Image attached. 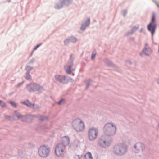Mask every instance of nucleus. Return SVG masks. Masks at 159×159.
Returning a JSON list of instances; mask_svg holds the SVG:
<instances>
[{
  "instance_id": "f257e3e1",
  "label": "nucleus",
  "mask_w": 159,
  "mask_h": 159,
  "mask_svg": "<svg viewBox=\"0 0 159 159\" xmlns=\"http://www.w3.org/2000/svg\"><path fill=\"white\" fill-rule=\"evenodd\" d=\"M128 151V147L123 143H118L113 147L112 152L114 154L118 156H122L126 154Z\"/></svg>"
},
{
  "instance_id": "f03ea898",
  "label": "nucleus",
  "mask_w": 159,
  "mask_h": 159,
  "mask_svg": "<svg viewBox=\"0 0 159 159\" xmlns=\"http://www.w3.org/2000/svg\"><path fill=\"white\" fill-rule=\"evenodd\" d=\"M27 90L30 92L38 91L41 93L45 90L43 86L34 82H32L27 84L26 87Z\"/></svg>"
},
{
  "instance_id": "7ed1b4c3",
  "label": "nucleus",
  "mask_w": 159,
  "mask_h": 159,
  "mask_svg": "<svg viewBox=\"0 0 159 159\" xmlns=\"http://www.w3.org/2000/svg\"><path fill=\"white\" fill-rule=\"evenodd\" d=\"M112 140L110 137L103 135L99 138L98 144L100 147L105 148L110 146Z\"/></svg>"
},
{
  "instance_id": "20e7f679",
  "label": "nucleus",
  "mask_w": 159,
  "mask_h": 159,
  "mask_svg": "<svg viewBox=\"0 0 159 159\" xmlns=\"http://www.w3.org/2000/svg\"><path fill=\"white\" fill-rule=\"evenodd\" d=\"M116 131V126L113 123L107 124L104 126V131L106 134L105 135L108 136H113L115 133Z\"/></svg>"
},
{
  "instance_id": "39448f33",
  "label": "nucleus",
  "mask_w": 159,
  "mask_h": 159,
  "mask_svg": "<svg viewBox=\"0 0 159 159\" xmlns=\"http://www.w3.org/2000/svg\"><path fill=\"white\" fill-rule=\"evenodd\" d=\"M73 127L77 132H80L84 130V123L79 119L74 120L72 122Z\"/></svg>"
},
{
  "instance_id": "423d86ee",
  "label": "nucleus",
  "mask_w": 159,
  "mask_h": 159,
  "mask_svg": "<svg viewBox=\"0 0 159 159\" xmlns=\"http://www.w3.org/2000/svg\"><path fill=\"white\" fill-rule=\"evenodd\" d=\"M74 59V55L72 54L71 55L67 63L64 66V69L66 72L68 74H70L75 70V69L72 67L73 66Z\"/></svg>"
},
{
  "instance_id": "0eeeda50",
  "label": "nucleus",
  "mask_w": 159,
  "mask_h": 159,
  "mask_svg": "<svg viewBox=\"0 0 159 159\" xmlns=\"http://www.w3.org/2000/svg\"><path fill=\"white\" fill-rule=\"evenodd\" d=\"M88 132L89 139L92 141L96 139L98 134V131L97 128L92 127L89 129Z\"/></svg>"
},
{
  "instance_id": "6e6552de",
  "label": "nucleus",
  "mask_w": 159,
  "mask_h": 159,
  "mask_svg": "<svg viewBox=\"0 0 159 159\" xmlns=\"http://www.w3.org/2000/svg\"><path fill=\"white\" fill-rule=\"evenodd\" d=\"M50 151L49 148L48 146L42 145L40 146L38 150L39 155L42 157L48 156Z\"/></svg>"
},
{
  "instance_id": "1a4fd4ad",
  "label": "nucleus",
  "mask_w": 159,
  "mask_h": 159,
  "mask_svg": "<svg viewBox=\"0 0 159 159\" xmlns=\"http://www.w3.org/2000/svg\"><path fill=\"white\" fill-rule=\"evenodd\" d=\"M155 14L154 12L152 13V18L151 22L148 25V30L151 32L152 36H153L155 33L157 25L155 24H153L155 21Z\"/></svg>"
},
{
  "instance_id": "9d476101",
  "label": "nucleus",
  "mask_w": 159,
  "mask_h": 159,
  "mask_svg": "<svg viewBox=\"0 0 159 159\" xmlns=\"http://www.w3.org/2000/svg\"><path fill=\"white\" fill-rule=\"evenodd\" d=\"M55 78L57 81L64 84H67L70 80L71 79L69 77L59 74L55 75Z\"/></svg>"
},
{
  "instance_id": "9b49d317",
  "label": "nucleus",
  "mask_w": 159,
  "mask_h": 159,
  "mask_svg": "<svg viewBox=\"0 0 159 159\" xmlns=\"http://www.w3.org/2000/svg\"><path fill=\"white\" fill-rule=\"evenodd\" d=\"M65 148L64 146L61 144H57L55 147V152L56 156L58 157L61 156L63 154V151Z\"/></svg>"
},
{
  "instance_id": "f8f14e48",
  "label": "nucleus",
  "mask_w": 159,
  "mask_h": 159,
  "mask_svg": "<svg viewBox=\"0 0 159 159\" xmlns=\"http://www.w3.org/2000/svg\"><path fill=\"white\" fill-rule=\"evenodd\" d=\"M90 22V18L89 17H88L86 20L82 22L81 26L80 27V30L82 31H84L86 28L89 25Z\"/></svg>"
},
{
  "instance_id": "ddd939ff",
  "label": "nucleus",
  "mask_w": 159,
  "mask_h": 159,
  "mask_svg": "<svg viewBox=\"0 0 159 159\" xmlns=\"http://www.w3.org/2000/svg\"><path fill=\"white\" fill-rule=\"evenodd\" d=\"M134 148L136 150V152L138 153L139 152H143L145 148L144 145L140 143H136L134 145Z\"/></svg>"
},
{
  "instance_id": "4468645a",
  "label": "nucleus",
  "mask_w": 159,
  "mask_h": 159,
  "mask_svg": "<svg viewBox=\"0 0 159 159\" xmlns=\"http://www.w3.org/2000/svg\"><path fill=\"white\" fill-rule=\"evenodd\" d=\"M70 142V139L67 136H64L61 138V142L59 143L62 144L65 148L67 146Z\"/></svg>"
},
{
  "instance_id": "2eb2a0df",
  "label": "nucleus",
  "mask_w": 159,
  "mask_h": 159,
  "mask_svg": "<svg viewBox=\"0 0 159 159\" xmlns=\"http://www.w3.org/2000/svg\"><path fill=\"white\" fill-rule=\"evenodd\" d=\"M151 53V50L150 48H144L143 50L139 53L141 56L144 55L149 56Z\"/></svg>"
},
{
  "instance_id": "dca6fc26",
  "label": "nucleus",
  "mask_w": 159,
  "mask_h": 159,
  "mask_svg": "<svg viewBox=\"0 0 159 159\" xmlns=\"http://www.w3.org/2000/svg\"><path fill=\"white\" fill-rule=\"evenodd\" d=\"M139 25H138L136 26H133L130 30L128 31L125 34V36H127L129 35L134 34L137 30L139 28Z\"/></svg>"
},
{
  "instance_id": "f3484780",
  "label": "nucleus",
  "mask_w": 159,
  "mask_h": 159,
  "mask_svg": "<svg viewBox=\"0 0 159 159\" xmlns=\"http://www.w3.org/2000/svg\"><path fill=\"white\" fill-rule=\"evenodd\" d=\"M59 1L63 3L64 6H68L72 3L73 0H58Z\"/></svg>"
},
{
  "instance_id": "a211bd4d",
  "label": "nucleus",
  "mask_w": 159,
  "mask_h": 159,
  "mask_svg": "<svg viewBox=\"0 0 159 159\" xmlns=\"http://www.w3.org/2000/svg\"><path fill=\"white\" fill-rule=\"evenodd\" d=\"M14 114L18 119L21 120L22 121H24L25 118V117L21 115L20 113H19L17 111H14Z\"/></svg>"
},
{
  "instance_id": "6ab92c4d",
  "label": "nucleus",
  "mask_w": 159,
  "mask_h": 159,
  "mask_svg": "<svg viewBox=\"0 0 159 159\" xmlns=\"http://www.w3.org/2000/svg\"><path fill=\"white\" fill-rule=\"evenodd\" d=\"M64 6L63 3L59 1V2H57L55 4L54 7L56 9L59 10L62 8Z\"/></svg>"
},
{
  "instance_id": "aec40b11",
  "label": "nucleus",
  "mask_w": 159,
  "mask_h": 159,
  "mask_svg": "<svg viewBox=\"0 0 159 159\" xmlns=\"http://www.w3.org/2000/svg\"><path fill=\"white\" fill-rule=\"evenodd\" d=\"M84 159H93L92 154L89 152H87L84 155Z\"/></svg>"
},
{
  "instance_id": "412c9836",
  "label": "nucleus",
  "mask_w": 159,
  "mask_h": 159,
  "mask_svg": "<svg viewBox=\"0 0 159 159\" xmlns=\"http://www.w3.org/2000/svg\"><path fill=\"white\" fill-rule=\"evenodd\" d=\"M68 38L70 42H71L73 43H75L78 40L77 38L73 36H71L70 37H68Z\"/></svg>"
},
{
  "instance_id": "4be33fe9",
  "label": "nucleus",
  "mask_w": 159,
  "mask_h": 159,
  "mask_svg": "<svg viewBox=\"0 0 159 159\" xmlns=\"http://www.w3.org/2000/svg\"><path fill=\"white\" fill-rule=\"evenodd\" d=\"M24 77L27 80H31V76L30 72H26L24 75Z\"/></svg>"
},
{
  "instance_id": "5701e85b",
  "label": "nucleus",
  "mask_w": 159,
  "mask_h": 159,
  "mask_svg": "<svg viewBox=\"0 0 159 159\" xmlns=\"http://www.w3.org/2000/svg\"><path fill=\"white\" fill-rule=\"evenodd\" d=\"M27 106L30 107H33L35 108H39L37 105H36L34 104H32L29 101Z\"/></svg>"
},
{
  "instance_id": "b1692460",
  "label": "nucleus",
  "mask_w": 159,
  "mask_h": 159,
  "mask_svg": "<svg viewBox=\"0 0 159 159\" xmlns=\"http://www.w3.org/2000/svg\"><path fill=\"white\" fill-rule=\"evenodd\" d=\"M34 67L33 66H30L29 65H26L25 68V70L27 71V72H30V71L33 69Z\"/></svg>"
},
{
  "instance_id": "393cba45",
  "label": "nucleus",
  "mask_w": 159,
  "mask_h": 159,
  "mask_svg": "<svg viewBox=\"0 0 159 159\" xmlns=\"http://www.w3.org/2000/svg\"><path fill=\"white\" fill-rule=\"evenodd\" d=\"M66 101L65 99H62L59 100V101L57 103V104L59 105H62L65 104Z\"/></svg>"
},
{
  "instance_id": "a878e982",
  "label": "nucleus",
  "mask_w": 159,
  "mask_h": 159,
  "mask_svg": "<svg viewBox=\"0 0 159 159\" xmlns=\"http://www.w3.org/2000/svg\"><path fill=\"white\" fill-rule=\"evenodd\" d=\"M92 81L90 79H89L85 81V84L86 85V88H88L89 86L90 85L91 83H92Z\"/></svg>"
},
{
  "instance_id": "bb28decb",
  "label": "nucleus",
  "mask_w": 159,
  "mask_h": 159,
  "mask_svg": "<svg viewBox=\"0 0 159 159\" xmlns=\"http://www.w3.org/2000/svg\"><path fill=\"white\" fill-rule=\"evenodd\" d=\"M106 63L108 65V66H113V64L112 62L109 60H107L106 61Z\"/></svg>"
},
{
  "instance_id": "cd10ccee",
  "label": "nucleus",
  "mask_w": 159,
  "mask_h": 159,
  "mask_svg": "<svg viewBox=\"0 0 159 159\" xmlns=\"http://www.w3.org/2000/svg\"><path fill=\"white\" fill-rule=\"evenodd\" d=\"M40 119L41 121L48 120V118L47 116H40Z\"/></svg>"
},
{
  "instance_id": "c85d7f7f",
  "label": "nucleus",
  "mask_w": 159,
  "mask_h": 159,
  "mask_svg": "<svg viewBox=\"0 0 159 159\" xmlns=\"http://www.w3.org/2000/svg\"><path fill=\"white\" fill-rule=\"evenodd\" d=\"M0 106L2 107H6V103L1 100H0Z\"/></svg>"
},
{
  "instance_id": "c756f323",
  "label": "nucleus",
  "mask_w": 159,
  "mask_h": 159,
  "mask_svg": "<svg viewBox=\"0 0 159 159\" xmlns=\"http://www.w3.org/2000/svg\"><path fill=\"white\" fill-rule=\"evenodd\" d=\"M70 42L68 37L65 39L64 41V44L66 46H67Z\"/></svg>"
},
{
  "instance_id": "7c9ffc66",
  "label": "nucleus",
  "mask_w": 159,
  "mask_h": 159,
  "mask_svg": "<svg viewBox=\"0 0 159 159\" xmlns=\"http://www.w3.org/2000/svg\"><path fill=\"white\" fill-rule=\"evenodd\" d=\"M10 104L13 107H14L16 108L17 106V104L16 103L13 101H10L9 102Z\"/></svg>"
},
{
  "instance_id": "2f4dec72",
  "label": "nucleus",
  "mask_w": 159,
  "mask_h": 159,
  "mask_svg": "<svg viewBox=\"0 0 159 159\" xmlns=\"http://www.w3.org/2000/svg\"><path fill=\"white\" fill-rule=\"evenodd\" d=\"M82 157V155H76L75 156V159H81Z\"/></svg>"
},
{
  "instance_id": "473e14b6",
  "label": "nucleus",
  "mask_w": 159,
  "mask_h": 159,
  "mask_svg": "<svg viewBox=\"0 0 159 159\" xmlns=\"http://www.w3.org/2000/svg\"><path fill=\"white\" fill-rule=\"evenodd\" d=\"M122 14L123 15L124 17H125L127 13V10L125 9L123 10L122 11Z\"/></svg>"
},
{
  "instance_id": "72a5a7b5",
  "label": "nucleus",
  "mask_w": 159,
  "mask_h": 159,
  "mask_svg": "<svg viewBox=\"0 0 159 159\" xmlns=\"http://www.w3.org/2000/svg\"><path fill=\"white\" fill-rule=\"evenodd\" d=\"M29 102V100H26L25 101H24V102H21V103L22 104H24V105L27 106Z\"/></svg>"
},
{
  "instance_id": "f704fd0d",
  "label": "nucleus",
  "mask_w": 159,
  "mask_h": 159,
  "mask_svg": "<svg viewBox=\"0 0 159 159\" xmlns=\"http://www.w3.org/2000/svg\"><path fill=\"white\" fill-rule=\"evenodd\" d=\"M35 60V59L34 58H32L28 62V64H31L33 63Z\"/></svg>"
},
{
  "instance_id": "c9c22d12",
  "label": "nucleus",
  "mask_w": 159,
  "mask_h": 159,
  "mask_svg": "<svg viewBox=\"0 0 159 159\" xmlns=\"http://www.w3.org/2000/svg\"><path fill=\"white\" fill-rule=\"evenodd\" d=\"M24 82V81H22V82H21L19 83L18 84H17V85L16 86V87H19L20 86L22 85L23 84Z\"/></svg>"
},
{
  "instance_id": "e433bc0d",
  "label": "nucleus",
  "mask_w": 159,
  "mask_h": 159,
  "mask_svg": "<svg viewBox=\"0 0 159 159\" xmlns=\"http://www.w3.org/2000/svg\"><path fill=\"white\" fill-rule=\"evenodd\" d=\"M4 117L6 119L8 120H11V117L9 116L5 115Z\"/></svg>"
},
{
  "instance_id": "4c0bfd02",
  "label": "nucleus",
  "mask_w": 159,
  "mask_h": 159,
  "mask_svg": "<svg viewBox=\"0 0 159 159\" xmlns=\"http://www.w3.org/2000/svg\"><path fill=\"white\" fill-rule=\"evenodd\" d=\"M42 44V43H41L37 44L35 47L34 48V50H36Z\"/></svg>"
},
{
  "instance_id": "58836bf2",
  "label": "nucleus",
  "mask_w": 159,
  "mask_h": 159,
  "mask_svg": "<svg viewBox=\"0 0 159 159\" xmlns=\"http://www.w3.org/2000/svg\"><path fill=\"white\" fill-rule=\"evenodd\" d=\"M140 33H143L145 34V29L143 28H141L140 30Z\"/></svg>"
},
{
  "instance_id": "ea45409f",
  "label": "nucleus",
  "mask_w": 159,
  "mask_h": 159,
  "mask_svg": "<svg viewBox=\"0 0 159 159\" xmlns=\"http://www.w3.org/2000/svg\"><path fill=\"white\" fill-rule=\"evenodd\" d=\"M96 55V53L94 54L93 53L91 55V59L93 60L94 59Z\"/></svg>"
},
{
  "instance_id": "a19ab883",
  "label": "nucleus",
  "mask_w": 159,
  "mask_h": 159,
  "mask_svg": "<svg viewBox=\"0 0 159 159\" xmlns=\"http://www.w3.org/2000/svg\"><path fill=\"white\" fill-rule=\"evenodd\" d=\"M150 48L148 46V44L147 43H146L145 44V47L144 48Z\"/></svg>"
},
{
  "instance_id": "79ce46f5",
  "label": "nucleus",
  "mask_w": 159,
  "mask_h": 159,
  "mask_svg": "<svg viewBox=\"0 0 159 159\" xmlns=\"http://www.w3.org/2000/svg\"><path fill=\"white\" fill-rule=\"evenodd\" d=\"M155 3L157 7L159 8V4L157 3V2H155Z\"/></svg>"
},
{
  "instance_id": "37998d69",
  "label": "nucleus",
  "mask_w": 159,
  "mask_h": 159,
  "mask_svg": "<svg viewBox=\"0 0 159 159\" xmlns=\"http://www.w3.org/2000/svg\"><path fill=\"white\" fill-rule=\"evenodd\" d=\"M14 93V92H12V93H10L9 94V95L10 96H11V95L12 94H13Z\"/></svg>"
},
{
  "instance_id": "c03bdc74",
  "label": "nucleus",
  "mask_w": 159,
  "mask_h": 159,
  "mask_svg": "<svg viewBox=\"0 0 159 159\" xmlns=\"http://www.w3.org/2000/svg\"><path fill=\"white\" fill-rule=\"evenodd\" d=\"M157 82L158 84H159V78L157 80Z\"/></svg>"
},
{
  "instance_id": "a18cd8bd",
  "label": "nucleus",
  "mask_w": 159,
  "mask_h": 159,
  "mask_svg": "<svg viewBox=\"0 0 159 159\" xmlns=\"http://www.w3.org/2000/svg\"><path fill=\"white\" fill-rule=\"evenodd\" d=\"M34 52V51H33L32 52H31V54H30V56H31L32 55V54H33V52Z\"/></svg>"
},
{
  "instance_id": "49530a36",
  "label": "nucleus",
  "mask_w": 159,
  "mask_h": 159,
  "mask_svg": "<svg viewBox=\"0 0 159 159\" xmlns=\"http://www.w3.org/2000/svg\"><path fill=\"white\" fill-rule=\"evenodd\" d=\"M128 62H129V64H131V63L130 61H128Z\"/></svg>"
},
{
  "instance_id": "de8ad7c7",
  "label": "nucleus",
  "mask_w": 159,
  "mask_h": 159,
  "mask_svg": "<svg viewBox=\"0 0 159 159\" xmlns=\"http://www.w3.org/2000/svg\"><path fill=\"white\" fill-rule=\"evenodd\" d=\"M7 1L9 2H11V0H7Z\"/></svg>"
},
{
  "instance_id": "09e8293b",
  "label": "nucleus",
  "mask_w": 159,
  "mask_h": 159,
  "mask_svg": "<svg viewBox=\"0 0 159 159\" xmlns=\"http://www.w3.org/2000/svg\"><path fill=\"white\" fill-rule=\"evenodd\" d=\"M74 75V73H72V75Z\"/></svg>"
},
{
  "instance_id": "8fccbe9b",
  "label": "nucleus",
  "mask_w": 159,
  "mask_h": 159,
  "mask_svg": "<svg viewBox=\"0 0 159 159\" xmlns=\"http://www.w3.org/2000/svg\"><path fill=\"white\" fill-rule=\"evenodd\" d=\"M158 126L159 127V124H158Z\"/></svg>"
}]
</instances>
